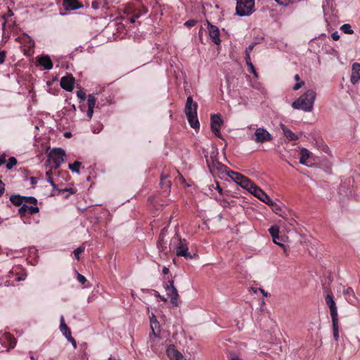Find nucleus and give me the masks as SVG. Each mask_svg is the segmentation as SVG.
Wrapping results in <instances>:
<instances>
[{
    "instance_id": "obj_34",
    "label": "nucleus",
    "mask_w": 360,
    "mask_h": 360,
    "mask_svg": "<svg viewBox=\"0 0 360 360\" xmlns=\"http://www.w3.org/2000/svg\"><path fill=\"white\" fill-rule=\"evenodd\" d=\"M17 164V160L15 158L11 157L8 159V162L6 164V168L11 169L14 165Z\"/></svg>"
},
{
    "instance_id": "obj_23",
    "label": "nucleus",
    "mask_w": 360,
    "mask_h": 360,
    "mask_svg": "<svg viewBox=\"0 0 360 360\" xmlns=\"http://www.w3.org/2000/svg\"><path fill=\"white\" fill-rule=\"evenodd\" d=\"M269 231L273 238L274 243L284 248L283 244L276 241V239H278L279 238V227L278 226H273L269 229Z\"/></svg>"
},
{
    "instance_id": "obj_37",
    "label": "nucleus",
    "mask_w": 360,
    "mask_h": 360,
    "mask_svg": "<svg viewBox=\"0 0 360 360\" xmlns=\"http://www.w3.org/2000/svg\"><path fill=\"white\" fill-rule=\"evenodd\" d=\"M275 1L280 5H283V6H288L292 2V0H275Z\"/></svg>"
},
{
    "instance_id": "obj_31",
    "label": "nucleus",
    "mask_w": 360,
    "mask_h": 360,
    "mask_svg": "<svg viewBox=\"0 0 360 360\" xmlns=\"http://www.w3.org/2000/svg\"><path fill=\"white\" fill-rule=\"evenodd\" d=\"M245 61H246V63H247V65L248 67V70L250 71H251L254 75L257 77V72L254 68V65L251 62V60H250V57H245Z\"/></svg>"
},
{
    "instance_id": "obj_12",
    "label": "nucleus",
    "mask_w": 360,
    "mask_h": 360,
    "mask_svg": "<svg viewBox=\"0 0 360 360\" xmlns=\"http://www.w3.org/2000/svg\"><path fill=\"white\" fill-rule=\"evenodd\" d=\"M207 30L211 40L217 45L220 44L221 39L219 37V29L217 26L207 22Z\"/></svg>"
},
{
    "instance_id": "obj_52",
    "label": "nucleus",
    "mask_w": 360,
    "mask_h": 360,
    "mask_svg": "<svg viewBox=\"0 0 360 360\" xmlns=\"http://www.w3.org/2000/svg\"><path fill=\"white\" fill-rule=\"evenodd\" d=\"M65 136L66 138H70V137L71 136V133H70V132H66V133L65 134Z\"/></svg>"
},
{
    "instance_id": "obj_40",
    "label": "nucleus",
    "mask_w": 360,
    "mask_h": 360,
    "mask_svg": "<svg viewBox=\"0 0 360 360\" xmlns=\"http://www.w3.org/2000/svg\"><path fill=\"white\" fill-rule=\"evenodd\" d=\"M197 21L195 20H190L185 22V25L187 27H193L196 24Z\"/></svg>"
},
{
    "instance_id": "obj_18",
    "label": "nucleus",
    "mask_w": 360,
    "mask_h": 360,
    "mask_svg": "<svg viewBox=\"0 0 360 360\" xmlns=\"http://www.w3.org/2000/svg\"><path fill=\"white\" fill-rule=\"evenodd\" d=\"M167 354L170 360H186L182 354L176 350L173 345L168 347L167 349Z\"/></svg>"
},
{
    "instance_id": "obj_7",
    "label": "nucleus",
    "mask_w": 360,
    "mask_h": 360,
    "mask_svg": "<svg viewBox=\"0 0 360 360\" xmlns=\"http://www.w3.org/2000/svg\"><path fill=\"white\" fill-rule=\"evenodd\" d=\"M250 193L253 195L255 197L260 200L264 203H271V199L269 195L259 187L255 185L252 181L250 182V185L245 188Z\"/></svg>"
},
{
    "instance_id": "obj_32",
    "label": "nucleus",
    "mask_w": 360,
    "mask_h": 360,
    "mask_svg": "<svg viewBox=\"0 0 360 360\" xmlns=\"http://www.w3.org/2000/svg\"><path fill=\"white\" fill-rule=\"evenodd\" d=\"M340 30L344 32L345 34H352L354 31L352 29V27L349 24H344L341 26Z\"/></svg>"
},
{
    "instance_id": "obj_57",
    "label": "nucleus",
    "mask_w": 360,
    "mask_h": 360,
    "mask_svg": "<svg viewBox=\"0 0 360 360\" xmlns=\"http://www.w3.org/2000/svg\"><path fill=\"white\" fill-rule=\"evenodd\" d=\"M134 21H135L134 19L131 20V22H134Z\"/></svg>"
},
{
    "instance_id": "obj_16",
    "label": "nucleus",
    "mask_w": 360,
    "mask_h": 360,
    "mask_svg": "<svg viewBox=\"0 0 360 360\" xmlns=\"http://www.w3.org/2000/svg\"><path fill=\"white\" fill-rule=\"evenodd\" d=\"M280 127L281 129H282L283 135L289 141H297L300 139V136L302 135V132H300V134H295L283 124H281Z\"/></svg>"
},
{
    "instance_id": "obj_24",
    "label": "nucleus",
    "mask_w": 360,
    "mask_h": 360,
    "mask_svg": "<svg viewBox=\"0 0 360 360\" xmlns=\"http://www.w3.org/2000/svg\"><path fill=\"white\" fill-rule=\"evenodd\" d=\"M60 330L61 333L63 334V335L66 338H70L71 336V331L70 328L68 327L66 323H65L64 317L63 316H60Z\"/></svg>"
},
{
    "instance_id": "obj_10",
    "label": "nucleus",
    "mask_w": 360,
    "mask_h": 360,
    "mask_svg": "<svg viewBox=\"0 0 360 360\" xmlns=\"http://www.w3.org/2000/svg\"><path fill=\"white\" fill-rule=\"evenodd\" d=\"M174 240L178 242L176 248V254L177 256L191 258V255L188 252V248L185 240L176 238Z\"/></svg>"
},
{
    "instance_id": "obj_17",
    "label": "nucleus",
    "mask_w": 360,
    "mask_h": 360,
    "mask_svg": "<svg viewBox=\"0 0 360 360\" xmlns=\"http://www.w3.org/2000/svg\"><path fill=\"white\" fill-rule=\"evenodd\" d=\"M75 78L72 76L63 77L60 79L61 87L68 91H72L74 89Z\"/></svg>"
},
{
    "instance_id": "obj_33",
    "label": "nucleus",
    "mask_w": 360,
    "mask_h": 360,
    "mask_svg": "<svg viewBox=\"0 0 360 360\" xmlns=\"http://www.w3.org/2000/svg\"><path fill=\"white\" fill-rule=\"evenodd\" d=\"M51 170L50 168L46 172V180L51 185V186L53 188H56V184H54L53 179H52V177H51V175H52V172H51Z\"/></svg>"
},
{
    "instance_id": "obj_36",
    "label": "nucleus",
    "mask_w": 360,
    "mask_h": 360,
    "mask_svg": "<svg viewBox=\"0 0 360 360\" xmlns=\"http://www.w3.org/2000/svg\"><path fill=\"white\" fill-rule=\"evenodd\" d=\"M304 85V81H299L298 82H296V84L293 86L292 89L294 91H297L302 88Z\"/></svg>"
},
{
    "instance_id": "obj_41",
    "label": "nucleus",
    "mask_w": 360,
    "mask_h": 360,
    "mask_svg": "<svg viewBox=\"0 0 360 360\" xmlns=\"http://www.w3.org/2000/svg\"><path fill=\"white\" fill-rule=\"evenodd\" d=\"M77 280L82 284H84L86 281V278L83 275L79 274H77Z\"/></svg>"
},
{
    "instance_id": "obj_54",
    "label": "nucleus",
    "mask_w": 360,
    "mask_h": 360,
    "mask_svg": "<svg viewBox=\"0 0 360 360\" xmlns=\"http://www.w3.org/2000/svg\"><path fill=\"white\" fill-rule=\"evenodd\" d=\"M108 360H120V359H117V358H115V357H110V358L108 359Z\"/></svg>"
},
{
    "instance_id": "obj_59",
    "label": "nucleus",
    "mask_w": 360,
    "mask_h": 360,
    "mask_svg": "<svg viewBox=\"0 0 360 360\" xmlns=\"http://www.w3.org/2000/svg\"><path fill=\"white\" fill-rule=\"evenodd\" d=\"M288 224H289L290 225H292V223H291L290 221H288Z\"/></svg>"
},
{
    "instance_id": "obj_56",
    "label": "nucleus",
    "mask_w": 360,
    "mask_h": 360,
    "mask_svg": "<svg viewBox=\"0 0 360 360\" xmlns=\"http://www.w3.org/2000/svg\"><path fill=\"white\" fill-rule=\"evenodd\" d=\"M68 191H69L70 192L72 193V188H70Z\"/></svg>"
},
{
    "instance_id": "obj_14",
    "label": "nucleus",
    "mask_w": 360,
    "mask_h": 360,
    "mask_svg": "<svg viewBox=\"0 0 360 360\" xmlns=\"http://www.w3.org/2000/svg\"><path fill=\"white\" fill-rule=\"evenodd\" d=\"M326 303L330 309L332 319L338 318V309L332 295L328 294L326 297Z\"/></svg>"
},
{
    "instance_id": "obj_25",
    "label": "nucleus",
    "mask_w": 360,
    "mask_h": 360,
    "mask_svg": "<svg viewBox=\"0 0 360 360\" xmlns=\"http://www.w3.org/2000/svg\"><path fill=\"white\" fill-rule=\"evenodd\" d=\"M63 6L67 10H75L80 7L77 0H64Z\"/></svg>"
},
{
    "instance_id": "obj_15",
    "label": "nucleus",
    "mask_w": 360,
    "mask_h": 360,
    "mask_svg": "<svg viewBox=\"0 0 360 360\" xmlns=\"http://www.w3.org/2000/svg\"><path fill=\"white\" fill-rule=\"evenodd\" d=\"M350 82L356 85L360 82V63H355L352 66Z\"/></svg>"
},
{
    "instance_id": "obj_30",
    "label": "nucleus",
    "mask_w": 360,
    "mask_h": 360,
    "mask_svg": "<svg viewBox=\"0 0 360 360\" xmlns=\"http://www.w3.org/2000/svg\"><path fill=\"white\" fill-rule=\"evenodd\" d=\"M343 293L349 297L347 298L349 302L354 304V302L350 298V297L355 298L354 292L353 289L352 288H347L346 289L344 290Z\"/></svg>"
},
{
    "instance_id": "obj_9",
    "label": "nucleus",
    "mask_w": 360,
    "mask_h": 360,
    "mask_svg": "<svg viewBox=\"0 0 360 360\" xmlns=\"http://www.w3.org/2000/svg\"><path fill=\"white\" fill-rule=\"evenodd\" d=\"M271 134L264 128L259 127L255 131V141L256 143H264L272 140Z\"/></svg>"
},
{
    "instance_id": "obj_13",
    "label": "nucleus",
    "mask_w": 360,
    "mask_h": 360,
    "mask_svg": "<svg viewBox=\"0 0 360 360\" xmlns=\"http://www.w3.org/2000/svg\"><path fill=\"white\" fill-rule=\"evenodd\" d=\"M11 202L17 206L21 205L23 203H36L37 200L33 197H22L19 195H13L10 197Z\"/></svg>"
},
{
    "instance_id": "obj_51",
    "label": "nucleus",
    "mask_w": 360,
    "mask_h": 360,
    "mask_svg": "<svg viewBox=\"0 0 360 360\" xmlns=\"http://www.w3.org/2000/svg\"><path fill=\"white\" fill-rule=\"evenodd\" d=\"M259 290L263 294L264 296H265V297L268 296V293L266 292H265L263 289L259 288Z\"/></svg>"
},
{
    "instance_id": "obj_50",
    "label": "nucleus",
    "mask_w": 360,
    "mask_h": 360,
    "mask_svg": "<svg viewBox=\"0 0 360 360\" xmlns=\"http://www.w3.org/2000/svg\"><path fill=\"white\" fill-rule=\"evenodd\" d=\"M294 79H295V81H296L297 82H298L299 81H302V80L300 79V76H299L297 74V75H295L294 76Z\"/></svg>"
},
{
    "instance_id": "obj_46",
    "label": "nucleus",
    "mask_w": 360,
    "mask_h": 360,
    "mask_svg": "<svg viewBox=\"0 0 360 360\" xmlns=\"http://www.w3.org/2000/svg\"><path fill=\"white\" fill-rule=\"evenodd\" d=\"M332 38L335 41H338L340 38L339 34L338 32H333L331 35Z\"/></svg>"
},
{
    "instance_id": "obj_42",
    "label": "nucleus",
    "mask_w": 360,
    "mask_h": 360,
    "mask_svg": "<svg viewBox=\"0 0 360 360\" xmlns=\"http://www.w3.org/2000/svg\"><path fill=\"white\" fill-rule=\"evenodd\" d=\"M211 187H212V188H214V189H217V190L219 191V193H222V189H221V188L219 186V184L217 182H216V184H212V185L211 186Z\"/></svg>"
},
{
    "instance_id": "obj_53",
    "label": "nucleus",
    "mask_w": 360,
    "mask_h": 360,
    "mask_svg": "<svg viewBox=\"0 0 360 360\" xmlns=\"http://www.w3.org/2000/svg\"><path fill=\"white\" fill-rule=\"evenodd\" d=\"M16 280H17L18 281H21L25 280V278H24V277L19 276V277H18V278H16Z\"/></svg>"
},
{
    "instance_id": "obj_11",
    "label": "nucleus",
    "mask_w": 360,
    "mask_h": 360,
    "mask_svg": "<svg viewBox=\"0 0 360 360\" xmlns=\"http://www.w3.org/2000/svg\"><path fill=\"white\" fill-rule=\"evenodd\" d=\"M223 123L222 118L220 115L216 114L211 117V128L214 134L219 138L221 137L220 128Z\"/></svg>"
},
{
    "instance_id": "obj_19",
    "label": "nucleus",
    "mask_w": 360,
    "mask_h": 360,
    "mask_svg": "<svg viewBox=\"0 0 360 360\" xmlns=\"http://www.w3.org/2000/svg\"><path fill=\"white\" fill-rule=\"evenodd\" d=\"M96 98L93 95L89 94L87 97V105H88L87 116L89 120H91L93 117L94 108L96 105Z\"/></svg>"
},
{
    "instance_id": "obj_21",
    "label": "nucleus",
    "mask_w": 360,
    "mask_h": 360,
    "mask_svg": "<svg viewBox=\"0 0 360 360\" xmlns=\"http://www.w3.org/2000/svg\"><path fill=\"white\" fill-rule=\"evenodd\" d=\"M37 61L40 65L46 70H51L53 68V63L48 56L37 58Z\"/></svg>"
},
{
    "instance_id": "obj_8",
    "label": "nucleus",
    "mask_w": 360,
    "mask_h": 360,
    "mask_svg": "<svg viewBox=\"0 0 360 360\" xmlns=\"http://www.w3.org/2000/svg\"><path fill=\"white\" fill-rule=\"evenodd\" d=\"M167 295L170 298L171 303L174 307H178L179 294L176 288L174 285V281H168V283L164 285Z\"/></svg>"
},
{
    "instance_id": "obj_4",
    "label": "nucleus",
    "mask_w": 360,
    "mask_h": 360,
    "mask_svg": "<svg viewBox=\"0 0 360 360\" xmlns=\"http://www.w3.org/2000/svg\"><path fill=\"white\" fill-rule=\"evenodd\" d=\"M65 152L58 148L52 149L48 154L47 167L51 169L58 168L64 161Z\"/></svg>"
},
{
    "instance_id": "obj_43",
    "label": "nucleus",
    "mask_w": 360,
    "mask_h": 360,
    "mask_svg": "<svg viewBox=\"0 0 360 360\" xmlns=\"http://www.w3.org/2000/svg\"><path fill=\"white\" fill-rule=\"evenodd\" d=\"M6 57V53L4 51L0 52V64H2L4 63Z\"/></svg>"
},
{
    "instance_id": "obj_47",
    "label": "nucleus",
    "mask_w": 360,
    "mask_h": 360,
    "mask_svg": "<svg viewBox=\"0 0 360 360\" xmlns=\"http://www.w3.org/2000/svg\"><path fill=\"white\" fill-rule=\"evenodd\" d=\"M6 162V156L5 155H1L0 156V166L4 164Z\"/></svg>"
},
{
    "instance_id": "obj_44",
    "label": "nucleus",
    "mask_w": 360,
    "mask_h": 360,
    "mask_svg": "<svg viewBox=\"0 0 360 360\" xmlns=\"http://www.w3.org/2000/svg\"><path fill=\"white\" fill-rule=\"evenodd\" d=\"M155 296L158 297L160 300L166 302L167 299L163 296H161L157 291H155Z\"/></svg>"
},
{
    "instance_id": "obj_20",
    "label": "nucleus",
    "mask_w": 360,
    "mask_h": 360,
    "mask_svg": "<svg viewBox=\"0 0 360 360\" xmlns=\"http://www.w3.org/2000/svg\"><path fill=\"white\" fill-rule=\"evenodd\" d=\"M39 212V207L34 205H27L25 203L19 209L18 213L23 216L26 212L34 214Z\"/></svg>"
},
{
    "instance_id": "obj_45",
    "label": "nucleus",
    "mask_w": 360,
    "mask_h": 360,
    "mask_svg": "<svg viewBox=\"0 0 360 360\" xmlns=\"http://www.w3.org/2000/svg\"><path fill=\"white\" fill-rule=\"evenodd\" d=\"M67 340L70 342L72 345V346L76 348L77 347V344H76V341L75 340V339L72 337V335L70 336V338H67Z\"/></svg>"
},
{
    "instance_id": "obj_1",
    "label": "nucleus",
    "mask_w": 360,
    "mask_h": 360,
    "mask_svg": "<svg viewBox=\"0 0 360 360\" xmlns=\"http://www.w3.org/2000/svg\"><path fill=\"white\" fill-rule=\"evenodd\" d=\"M316 98V91L313 89H309L296 99L291 105L295 110L309 112L314 108Z\"/></svg>"
},
{
    "instance_id": "obj_49",
    "label": "nucleus",
    "mask_w": 360,
    "mask_h": 360,
    "mask_svg": "<svg viewBox=\"0 0 360 360\" xmlns=\"http://www.w3.org/2000/svg\"><path fill=\"white\" fill-rule=\"evenodd\" d=\"M169 269L167 267H166V266L163 267L162 273L164 274H169Z\"/></svg>"
},
{
    "instance_id": "obj_35",
    "label": "nucleus",
    "mask_w": 360,
    "mask_h": 360,
    "mask_svg": "<svg viewBox=\"0 0 360 360\" xmlns=\"http://www.w3.org/2000/svg\"><path fill=\"white\" fill-rule=\"evenodd\" d=\"M85 248L83 246H80L75 250L74 255L77 259H79V255L84 252Z\"/></svg>"
},
{
    "instance_id": "obj_29",
    "label": "nucleus",
    "mask_w": 360,
    "mask_h": 360,
    "mask_svg": "<svg viewBox=\"0 0 360 360\" xmlns=\"http://www.w3.org/2000/svg\"><path fill=\"white\" fill-rule=\"evenodd\" d=\"M82 163L79 161H75L72 164H69L68 167L72 172L79 173V167Z\"/></svg>"
},
{
    "instance_id": "obj_58",
    "label": "nucleus",
    "mask_w": 360,
    "mask_h": 360,
    "mask_svg": "<svg viewBox=\"0 0 360 360\" xmlns=\"http://www.w3.org/2000/svg\"><path fill=\"white\" fill-rule=\"evenodd\" d=\"M160 243H161V240H159L158 241V245H160Z\"/></svg>"
},
{
    "instance_id": "obj_38",
    "label": "nucleus",
    "mask_w": 360,
    "mask_h": 360,
    "mask_svg": "<svg viewBox=\"0 0 360 360\" xmlns=\"http://www.w3.org/2000/svg\"><path fill=\"white\" fill-rule=\"evenodd\" d=\"M77 96L79 98L82 99V100H84L86 98V94L85 92H84L82 90H79L77 92Z\"/></svg>"
},
{
    "instance_id": "obj_3",
    "label": "nucleus",
    "mask_w": 360,
    "mask_h": 360,
    "mask_svg": "<svg viewBox=\"0 0 360 360\" xmlns=\"http://www.w3.org/2000/svg\"><path fill=\"white\" fill-rule=\"evenodd\" d=\"M197 108L198 105L193 101V98L191 96L188 97L184 111L190 126L193 129H198L200 127V123L197 117Z\"/></svg>"
},
{
    "instance_id": "obj_39",
    "label": "nucleus",
    "mask_w": 360,
    "mask_h": 360,
    "mask_svg": "<svg viewBox=\"0 0 360 360\" xmlns=\"http://www.w3.org/2000/svg\"><path fill=\"white\" fill-rule=\"evenodd\" d=\"M254 47V44L250 45L245 50V57H250V53Z\"/></svg>"
},
{
    "instance_id": "obj_27",
    "label": "nucleus",
    "mask_w": 360,
    "mask_h": 360,
    "mask_svg": "<svg viewBox=\"0 0 360 360\" xmlns=\"http://www.w3.org/2000/svg\"><path fill=\"white\" fill-rule=\"evenodd\" d=\"M266 205H269L271 207V209L272 210L277 214H278L279 216L282 217H284V212L282 210V207L281 205L276 204V202H274L272 200H271V203H266Z\"/></svg>"
},
{
    "instance_id": "obj_55",
    "label": "nucleus",
    "mask_w": 360,
    "mask_h": 360,
    "mask_svg": "<svg viewBox=\"0 0 360 360\" xmlns=\"http://www.w3.org/2000/svg\"><path fill=\"white\" fill-rule=\"evenodd\" d=\"M212 154H213V155H211V156H210V158H211V159H212V158L214 156L215 153H214V152H213V153H212Z\"/></svg>"
},
{
    "instance_id": "obj_2",
    "label": "nucleus",
    "mask_w": 360,
    "mask_h": 360,
    "mask_svg": "<svg viewBox=\"0 0 360 360\" xmlns=\"http://www.w3.org/2000/svg\"><path fill=\"white\" fill-rule=\"evenodd\" d=\"M207 162L208 164L209 167H214L219 169L217 171L219 173H226V174L230 177L234 182H236L237 184L243 188L245 189V188L250 185V182L251 181L250 179H248L247 177L243 176L242 174L233 172L231 170L227 171L226 169V167H224L223 165H221L219 162H217L215 160H212V165L210 162V160L207 158Z\"/></svg>"
},
{
    "instance_id": "obj_6",
    "label": "nucleus",
    "mask_w": 360,
    "mask_h": 360,
    "mask_svg": "<svg viewBox=\"0 0 360 360\" xmlns=\"http://www.w3.org/2000/svg\"><path fill=\"white\" fill-rule=\"evenodd\" d=\"M150 322V328L152 330V335H150L149 337V344L151 348L155 349V342L156 340L159 339L160 332V326L159 322L157 321L155 316L152 314L151 316H149Z\"/></svg>"
},
{
    "instance_id": "obj_5",
    "label": "nucleus",
    "mask_w": 360,
    "mask_h": 360,
    "mask_svg": "<svg viewBox=\"0 0 360 360\" xmlns=\"http://www.w3.org/2000/svg\"><path fill=\"white\" fill-rule=\"evenodd\" d=\"M236 14L239 16L250 15L254 12L255 0H236Z\"/></svg>"
},
{
    "instance_id": "obj_48",
    "label": "nucleus",
    "mask_w": 360,
    "mask_h": 360,
    "mask_svg": "<svg viewBox=\"0 0 360 360\" xmlns=\"http://www.w3.org/2000/svg\"><path fill=\"white\" fill-rule=\"evenodd\" d=\"M4 191V185L1 181H0V196L2 195Z\"/></svg>"
},
{
    "instance_id": "obj_22",
    "label": "nucleus",
    "mask_w": 360,
    "mask_h": 360,
    "mask_svg": "<svg viewBox=\"0 0 360 360\" xmlns=\"http://www.w3.org/2000/svg\"><path fill=\"white\" fill-rule=\"evenodd\" d=\"M4 344H8V349H13L16 345V340L9 333H5L1 339Z\"/></svg>"
},
{
    "instance_id": "obj_28",
    "label": "nucleus",
    "mask_w": 360,
    "mask_h": 360,
    "mask_svg": "<svg viewBox=\"0 0 360 360\" xmlns=\"http://www.w3.org/2000/svg\"><path fill=\"white\" fill-rule=\"evenodd\" d=\"M333 326V336L335 340H338L339 338V332H338V318L335 319H332Z\"/></svg>"
},
{
    "instance_id": "obj_26",
    "label": "nucleus",
    "mask_w": 360,
    "mask_h": 360,
    "mask_svg": "<svg viewBox=\"0 0 360 360\" xmlns=\"http://www.w3.org/2000/svg\"><path fill=\"white\" fill-rule=\"evenodd\" d=\"M311 153L306 148H302L300 150V163L304 165H308L307 160L310 158Z\"/></svg>"
}]
</instances>
